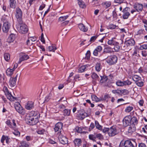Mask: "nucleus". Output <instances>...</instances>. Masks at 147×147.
<instances>
[{
    "label": "nucleus",
    "mask_w": 147,
    "mask_h": 147,
    "mask_svg": "<svg viewBox=\"0 0 147 147\" xmlns=\"http://www.w3.org/2000/svg\"><path fill=\"white\" fill-rule=\"evenodd\" d=\"M16 11L15 16L18 23L19 24H21L23 22L22 11L20 8L18 7L16 8Z\"/></svg>",
    "instance_id": "f257e3e1"
},
{
    "label": "nucleus",
    "mask_w": 147,
    "mask_h": 147,
    "mask_svg": "<svg viewBox=\"0 0 147 147\" xmlns=\"http://www.w3.org/2000/svg\"><path fill=\"white\" fill-rule=\"evenodd\" d=\"M17 28L19 32L22 34H25L28 31L27 26L23 22L21 24H19L17 26Z\"/></svg>",
    "instance_id": "f03ea898"
},
{
    "label": "nucleus",
    "mask_w": 147,
    "mask_h": 147,
    "mask_svg": "<svg viewBox=\"0 0 147 147\" xmlns=\"http://www.w3.org/2000/svg\"><path fill=\"white\" fill-rule=\"evenodd\" d=\"M3 90L5 93L7 99L11 101H13L15 100H16V98L14 97L9 92L6 86H4L3 88Z\"/></svg>",
    "instance_id": "7ed1b4c3"
},
{
    "label": "nucleus",
    "mask_w": 147,
    "mask_h": 147,
    "mask_svg": "<svg viewBox=\"0 0 147 147\" xmlns=\"http://www.w3.org/2000/svg\"><path fill=\"white\" fill-rule=\"evenodd\" d=\"M118 60L117 57L115 55H113L108 57L107 62L109 65H112L116 64Z\"/></svg>",
    "instance_id": "20e7f679"
},
{
    "label": "nucleus",
    "mask_w": 147,
    "mask_h": 147,
    "mask_svg": "<svg viewBox=\"0 0 147 147\" xmlns=\"http://www.w3.org/2000/svg\"><path fill=\"white\" fill-rule=\"evenodd\" d=\"M130 9L129 7H126L123 9L122 12V18L123 19H127L130 16Z\"/></svg>",
    "instance_id": "39448f33"
},
{
    "label": "nucleus",
    "mask_w": 147,
    "mask_h": 147,
    "mask_svg": "<svg viewBox=\"0 0 147 147\" xmlns=\"http://www.w3.org/2000/svg\"><path fill=\"white\" fill-rule=\"evenodd\" d=\"M123 125L124 127L129 125L131 123V117L130 115L126 116L123 119Z\"/></svg>",
    "instance_id": "423d86ee"
},
{
    "label": "nucleus",
    "mask_w": 147,
    "mask_h": 147,
    "mask_svg": "<svg viewBox=\"0 0 147 147\" xmlns=\"http://www.w3.org/2000/svg\"><path fill=\"white\" fill-rule=\"evenodd\" d=\"M63 125V123L60 122L57 123L55 125L54 129L55 132L58 131V135L61 134Z\"/></svg>",
    "instance_id": "0eeeda50"
},
{
    "label": "nucleus",
    "mask_w": 147,
    "mask_h": 147,
    "mask_svg": "<svg viewBox=\"0 0 147 147\" xmlns=\"http://www.w3.org/2000/svg\"><path fill=\"white\" fill-rule=\"evenodd\" d=\"M118 134V132L115 127H111L108 131V134L110 136H113Z\"/></svg>",
    "instance_id": "6e6552de"
},
{
    "label": "nucleus",
    "mask_w": 147,
    "mask_h": 147,
    "mask_svg": "<svg viewBox=\"0 0 147 147\" xmlns=\"http://www.w3.org/2000/svg\"><path fill=\"white\" fill-rule=\"evenodd\" d=\"M18 75H19V74H18L15 77H11L10 78L9 80V84L11 87H13L16 85V82L17 81L16 78L17 77Z\"/></svg>",
    "instance_id": "1a4fd4ad"
},
{
    "label": "nucleus",
    "mask_w": 147,
    "mask_h": 147,
    "mask_svg": "<svg viewBox=\"0 0 147 147\" xmlns=\"http://www.w3.org/2000/svg\"><path fill=\"white\" fill-rule=\"evenodd\" d=\"M25 121L28 124L30 125H35L37 123V121L35 120L34 119L33 117L27 118L26 119Z\"/></svg>",
    "instance_id": "9d476101"
},
{
    "label": "nucleus",
    "mask_w": 147,
    "mask_h": 147,
    "mask_svg": "<svg viewBox=\"0 0 147 147\" xmlns=\"http://www.w3.org/2000/svg\"><path fill=\"white\" fill-rule=\"evenodd\" d=\"M11 26L10 24L8 22L4 23L2 27V30L4 32H7L9 30Z\"/></svg>",
    "instance_id": "9b49d317"
},
{
    "label": "nucleus",
    "mask_w": 147,
    "mask_h": 147,
    "mask_svg": "<svg viewBox=\"0 0 147 147\" xmlns=\"http://www.w3.org/2000/svg\"><path fill=\"white\" fill-rule=\"evenodd\" d=\"M78 113H79L78 116L80 119H83L88 116L87 113L85 112L84 110L83 109L80 110L78 111Z\"/></svg>",
    "instance_id": "f8f14e48"
},
{
    "label": "nucleus",
    "mask_w": 147,
    "mask_h": 147,
    "mask_svg": "<svg viewBox=\"0 0 147 147\" xmlns=\"http://www.w3.org/2000/svg\"><path fill=\"white\" fill-rule=\"evenodd\" d=\"M59 135L58 138L61 143L63 144H65L68 143V139L66 137L60 134Z\"/></svg>",
    "instance_id": "ddd939ff"
},
{
    "label": "nucleus",
    "mask_w": 147,
    "mask_h": 147,
    "mask_svg": "<svg viewBox=\"0 0 147 147\" xmlns=\"http://www.w3.org/2000/svg\"><path fill=\"white\" fill-rule=\"evenodd\" d=\"M14 107L16 111L19 113H22L23 109L22 106L19 102H16L14 105Z\"/></svg>",
    "instance_id": "4468645a"
},
{
    "label": "nucleus",
    "mask_w": 147,
    "mask_h": 147,
    "mask_svg": "<svg viewBox=\"0 0 147 147\" xmlns=\"http://www.w3.org/2000/svg\"><path fill=\"white\" fill-rule=\"evenodd\" d=\"M143 5L142 4L138 3L135 4L134 5V7L138 12L142 11L143 9Z\"/></svg>",
    "instance_id": "2eb2a0df"
},
{
    "label": "nucleus",
    "mask_w": 147,
    "mask_h": 147,
    "mask_svg": "<svg viewBox=\"0 0 147 147\" xmlns=\"http://www.w3.org/2000/svg\"><path fill=\"white\" fill-rule=\"evenodd\" d=\"M126 45L129 47V48H131L132 47L134 46L135 44L134 40L132 38L130 39L129 40L125 41Z\"/></svg>",
    "instance_id": "dca6fc26"
},
{
    "label": "nucleus",
    "mask_w": 147,
    "mask_h": 147,
    "mask_svg": "<svg viewBox=\"0 0 147 147\" xmlns=\"http://www.w3.org/2000/svg\"><path fill=\"white\" fill-rule=\"evenodd\" d=\"M34 107V102L31 101H28L25 105V108L28 110H30Z\"/></svg>",
    "instance_id": "f3484780"
},
{
    "label": "nucleus",
    "mask_w": 147,
    "mask_h": 147,
    "mask_svg": "<svg viewBox=\"0 0 147 147\" xmlns=\"http://www.w3.org/2000/svg\"><path fill=\"white\" fill-rule=\"evenodd\" d=\"M102 50V48L101 46H97L94 51L93 53L94 55L95 56H98V53H100Z\"/></svg>",
    "instance_id": "a211bd4d"
},
{
    "label": "nucleus",
    "mask_w": 147,
    "mask_h": 147,
    "mask_svg": "<svg viewBox=\"0 0 147 147\" xmlns=\"http://www.w3.org/2000/svg\"><path fill=\"white\" fill-rule=\"evenodd\" d=\"M123 145L125 147H134V144L129 140H126L123 144Z\"/></svg>",
    "instance_id": "6ab92c4d"
},
{
    "label": "nucleus",
    "mask_w": 147,
    "mask_h": 147,
    "mask_svg": "<svg viewBox=\"0 0 147 147\" xmlns=\"http://www.w3.org/2000/svg\"><path fill=\"white\" fill-rule=\"evenodd\" d=\"M75 146L79 147L81 145L82 142V140L80 138H75L73 141Z\"/></svg>",
    "instance_id": "aec40b11"
},
{
    "label": "nucleus",
    "mask_w": 147,
    "mask_h": 147,
    "mask_svg": "<svg viewBox=\"0 0 147 147\" xmlns=\"http://www.w3.org/2000/svg\"><path fill=\"white\" fill-rule=\"evenodd\" d=\"M121 48L123 50L126 51H129L131 49V48H129L128 45H126L125 42L121 46Z\"/></svg>",
    "instance_id": "412c9836"
},
{
    "label": "nucleus",
    "mask_w": 147,
    "mask_h": 147,
    "mask_svg": "<svg viewBox=\"0 0 147 147\" xmlns=\"http://www.w3.org/2000/svg\"><path fill=\"white\" fill-rule=\"evenodd\" d=\"M78 27L80 30L84 32H86L88 30V28L87 27L84 25L82 24H79L78 26Z\"/></svg>",
    "instance_id": "4be33fe9"
},
{
    "label": "nucleus",
    "mask_w": 147,
    "mask_h": 147,
    "mask_svg": "<svg viewBox=\"0 0 147 147\" xmlns=\"http://www.w3.org/2000/svg\"><path fill=\"white\" fill-rule=\"evenodd\" d=\"M29 56L26 55H24L22 56V57L19 59L18 62V63H20L22 61L26 60L29 59Z\"/></svg>",
    "instance_id": "5701e85b"
},
{
    "label": "nucleus",
    "mask_w": 147,
    "mask_h": 147,
    "mask_svg": "<svg viewBox=\"0 0 147 147\" xmlns=\"http://www.w3.org/2000/svg\"><path fill=\"white\" fill-rule=\"evenodd\" d=\"M10 7L12 9H15L16 6V3L15 0H9Z\"/></svg>",
    "instance_id": "b1692460"
},
{
    "label": "nucleus",
    "mask_w": 147,
    "mask_h": 147,
    "mask_svg": "<svg viewBox=\"0 0 147 147\" xmlns=\"http://www.w3.org/2000/svg\"><path fill=\"white\" fill-rule=\"evenodd\" d=\"M130 126L128 129V132L131 133L134 131L136 130V127L134 124H131L130 125Z\"/></svg>",
    "instance_id": "393cba45"
},
{
    "label": "nucleus",
    "mask_w": 147,
    "mask_h": 147,
    "mask_svg": "<svg viewBox=\"0 0 147 147\" xmlns=\"http://www.w3.org/2000/svg\"><path fill=\"white\" fill-rule=\"evenodd\" d=\"M14 71V69H12L8 68L6 70V72L7 76H11L13 73Z\"/></svg>",
    "instance_id": "a878e982"
},
{
    "label": "nucleus",
    "mask_w": 147,
    "mask_h": 147,
    "mask_svg": "<svg viewBox=\"0 0 147 147\" xmlns=\"http://www.w3.org/2000/svg\"><path fill=\"white\" fill-rule=\"evenodd\" d=\"M100 77L101 78L100 81V82L101 84L105 83L108 79L107 77L105 76H100Z\"/></svg>",
    "instance_id": "bb28decb"
},
{
    "label": "nucleus",
    "mask_w": 147,
    "mask_h": 147,
    "mask_svg": "<svg viewBox=\"0 0 147 147\" xmlns=\"http://www.w3.org/2000/svg\"><path fill=\"white\" fill-rule=\"evenodd\" d=\"M95 140L97 138L99 140H102L103 139V136L100 134L94 133Z\"/></svg>",
    "instance_id": "cd10ccee"
},
{
    "label": "nucleus",
    "mask_w": 147,
    "mask_h": 147,
    "mask_svg": "<svg viewBox=\"0 0 147 147\" xmlns=\"http://www.w3.org/2000/svg\"><path fill=\"white\" fill-rule=\"evenodd\" d=\"M138 123V120L137 118L135 116H133L132 118L131 117V124H137Z\"/></svg>",
    "instance_id": "c85d7f7f"
},
{
    "label": "nucleus",
    "mask_w": 147,
    "mask_h": 147,
    "mask_svg": "<svg viewBox=\"0 0 147 147\" xmlns=\"http://www.w3.org/2000/svg\"><path fill=\"white\" fill-rule=\"evenodd\" d=\"M95 126L96 128L99 130H102V126L99 124L98 122L97 121H95Z\"/></svg>",
    "instance_id": "c756f323"
},
{
    "label": "nucleus",
    "mask_w": 147,
    "mask_h": 147,
    "mask_svg": "<svg viewBox=\"0 0 147 147\" xmlns=\"http://www.w3.org/2000/svg\"><path fill=\"white\" fill-rule=\"evenodd\" d=\"M70 110L65 109L63 110V115L64 116H68L70 113Z\"/></svg>",
    "instance_id": "7c9ffc66"
},
{
    "label": "nucleus",
    "mask_w": 147,
    "mask_h": 147,
    "mask_svg": "<svg viewBox=\"0 0 147 147\" xmlns=\"http://www.w3.org/2000/svg\"><path fill=\"white\" fill-rule=\"evenodd\" d=\"M113 38H112L111 40H109L108 42V44L111 45H116L118 43L116 42L115 41L113 40Z\"/></svg>",
    "instance_id": "2f4dec72"
},
{
    "label": "nucleus",
    "mask_w": 147,
    "mask_h": 147,
    "mask_svg": "<svg viewBox=\"0 0 147 147\" xmlns=\"http://www.w3.org/2000/svg\"><path fill=\"white\" fill-rule=\"evenodd\" d=\"M15 38V36L14 34H11L9 37L8 39L10 40L9 42H13Z\"/></svg>",
    "instance_id": "473e14b6"
},
{
    "label": "nucleus",
    "mask_w": 147,
    "mask_h": 147,
    "mask_svg": "<svg viewBox=\"0 0 147 147\" xmlns=\"http://www.w3.org/2000/svg\"><path fill=\"white\" fill-rule=\"evenodd\" d=\"M91 98L93 101L96 102L100 101L102 100L98 98L96 96L94 95H91Z\"/></svg>",
    "instance_id": "72a5a7b5"
},
{
    "label": "nucleus",
    "mask_w": 147,
    "mask_h": 147,
    "mask_svg": "<svg viewBox=\"0 0 147 147\" xmlns=\"http://www.w3.org/2000/svg\"><path fill=\"white\" fill-rule=\"evenodd\" d=\"M48 48L49 51H52L53 52H54L57 49V47L55 45H53L52 46H49L48 47Z\"/></svg>",
    "instance_id": "f704fd0d"
},
{
    "label": "nucleus",
    "mask_w": 147,
    "mask_h": 147,
    "mask_svg": "<svg viewBox=\"0 0 147 147\" xmlns=\"http://www.w3.org/2000/svg\"><path fill=\"white\" fill-rule=\"evenodd\" d=\"M78 3L80 7L82 8L85 7L86 6L84 2L83 1L78 0Z\"/></svg>",
    "instance_id": "c9c22d12"
},
{
    "label": "nucleus",
    "mask_w": 147,
    "mask_h": 147,
    "mask_svg": "<svg viewBox=\"0 0 147 147\" xmlns=\"http://www.w3.org/2000/svg\"><path fill=\"white\" fill-rule=\"evenodd\" d=\"M102 4L104 5V6H105V7L106 8L109 7L111 5V2L109 1L104 2Z\"/></svg>",
    "instance_id": "e433bc0d"
},
{
    "label": "nucleus",
    "mask_w": 147,
    "mask_h": 147,
    "mask_svg": "<svg viewBox=\"0 0 147 147\" xmlns=\"http://www.w3.org/2000/svg\"><path fill=\"white\" fill-rule=\"evenodd\" d=\"M133 80L136 82L141 79V78L137 75H134L132 77Z\"/></svg>",
    "instance_id": "4c0bfd02"
},
{
    "label": "nucleus",
    "mask_w": 147,
    "mask_h": 147,
    "mask_svg": "<svg viewBox=\"0 0 147 147\" xmlns=\"http://www.w3.org/2000/svg\"><path fill=\"white\" fill-rule=\"evenodd\" d=\"M4 57L5 59L8 61L10 59V55L9 53H5L4 55Z\"/></svg>",
    "instance_id": "58836bf2"
},
{
    "label": "nucleus",
    "mask_w": 147,
    "mask_h": 147,
    "mask_svg": "<svg viewBox=\"0 0 147 147\" xmlns=\"http://www.w3.org/2000/svg\"><path fill=\"white\" fill-rule=\"evenodd\" d=\"M86 67L87 66L85 65L82 66L79 68L78 69L79 72L81 73L84 72L85 71Z\"/></svg>",
    "instance_id": "ea45409f"
},
{
    "label": "nucleus",
    "mask_w": 147,
    "mask_h": 147,
    "mask_svg": "<svg viewBox=\"0 0 147 147\" xmlns=\"http://www.w3.org/2000/svg\"><path fill=\"white\" fill-rule=\"evenodd\" d=\"M69 17L68 15L60 17L59 19V21L62 22L66 20Z\"/></svg>",
    "instance_id": "a19ab883"
},
{
    "label": "nucleus",
    "mask_w": 147,
    "mask_h": 147,
    "mask_svg": "<svg viewBox=\"0 0 147 147\" xmlns=\"http://www.w3.org/2000/svg\"><path fill=\"white\" fill-rule=\"evenodd\" d=\"M133 109V107L131 106H128L127 107L125 110V112L126 113H129Z\"/></svg>",
    "instance_id": "79ce46f5"
},
{
    "label": "nucleus",
    "mask_w": 147,
    "mask_h": 147,
    "mask_svg": "<svg viewBox=\"0 0 147 147\" xmlns=\"http://www.w3.org/2000/svg\"><path fill=\"white\" fill-rule=\"evenodd\" d=\"M116 84L119 86H124V82L118 80L116 82Z\"/></svg>",
    "instance_id": "37998d69"
},
{
    "label": "nucleus",
    "mask_w": 147,
    "mask_h": 147,
    "mask_svg": "<svg viewBox=\"0 0 147 147\" xmlns=\"http://www.w3.org/2000/svg\"><path fill=\"white\" fill-rule=\"evenodd\" d=\"M112 92L113 94L117 93L119 95H121V90H113Z\"/></svg>",
    "instance_id": "c03bdc74"
},
{
    "label": "nucleus",
    "mask_w": 147,
    "mask_h": 147,
    "mask_svg": "<svg viewBox=\"0 0 147 147\" xmlns=\"http://www.w3.org/2000/svg\"><path fill=\"white\" fill-rule=\"evenodd\" d=\"M100 63H98L96 64L95 66V69L96 71H99L100 70L101 68L100 67Z\"/></svg>",
    "instance_id": "a18cd8bd"
},
{
    "label": "nucleus",
    "mask_w": 147,
    "mask_h": 147,
    "mask_svg": "<svg viewBox=\"0 0 147 147\" xmlns=\"http://www.w3.org/2000/svg\"><path fill=\"white\" fill-rule=\"evenodd\" d=\"M89 138L90 140L93 141V142H96L94 134H90L89 135Z\"/></svg>",
    "instance_id": "49530a36"
},
{
    "label": "nucleus",
    "mask_w": 147,
    "mask_h": 147,
    "mask_svg": "<svg viewBox=\"0 0 147 147\" xmlns=\"http://www.w3.org/2000/svg\"><path fill=\"white\" fill-rule=\"evenodd\" d=\"M121 95H125L128 94L129 93V91L126 89L121 90Z\"/></svg>",
    "instance_id": "de8ad7c7"
},
{
    "label": "nucleus",
    "mask_w": 147,
    "mask_h": 147,
    "mask_svg": "<svg viewBox=\"0 0 147 147\" xmlns=\"http://www.w3.org/2000/svg\"><path fill=\"white\" fill-rule=\"evenodd\" d=\"M90 51H87L85 59H89L90 58Z\"/></svg>",
    "instance_id": "09e8293b"
},
{
    "label": "nucleus",
    "mask_w": 147,
    "mask_h": 147,
    "mask_svg": "<svg viewBox=\"0 0 147 147\" xmlns=\"http://www.w3.org/2000/svg\"><path fill=\"white\" fill-rule=\"evenodd\" d=\"M118 43L117 44H116L115 45H114V49L116 51H118L120 49V47L118 45Z\"/></svg>",
    "instance_id": "8fccbe9b"
},
{
    "label": "nucleus",
    "mask_w": 147,
    "mask_h": 147,
    "mask_svg": "<svg viewBox=\"0 0 147 147\" xmlns=\"http://www.w3.org/2000/svg\"><path fill=\"white\" fill-rule=\"evenodd\" d=\"M20 146H22V147H28L29 145L27 144L26 142L23 141L21 143V145Z\"/></svg>",
    "instance_id": "3c124183"
},
{
    "label": "nucleus",
    "mask_w": 147,
    "mask_h": 147,
    "mask_svg": "<svg viewBox=\"0 0 147 147\" xmlns=\"http://www.w3.org/2000/svg\"><path fill=\"white\" fill-rule=\"evenodd\" d=\"M92 78L94 79H98L99 78L98 75L95 73H93L92 75Z\"/></svg>",
    "instance_id": "603ef678"
},
{
    "label": "nucleus",
    "mask_w": 147,
    "mask_h": 147,
    "mask_svg": "<svg viewBox=\"0 0 147 147\" xmlns=\"http://www.w3.org/2000/svg\"><path fill=\"white\" fill-rule=\"evenodd\" d=\"M75 130L77 132L79 133H81L82 131V129L78 126H76V127Z\"/></svg>",
    "instance_id": "864d4df0"
},
{
    "label": "nucleus",
    "mask_w": 147,
    "mask_h": 147,
    "mask_svg": "<svg viewBox=\"0 0 147 147\" xmlns=\"http://www.w3.org/2000/svg\"><path fill=\"white\" fill-rule=\"evenodd\" d=\"M51 94L50 93L49 95L47 96L46 97L45 100V102H47L51 98Z\"/></svg>",
    "instance_id": "5fc2aeb1"
},
{
    "label": "nucleus",
    "mask_w": 147,
    "mask_h": 147,
    "mask_svg": "<svg viewBox=\"0 0 147 147\" xmlns=\"http://www.w3.org/2000/svg\"><path fill=\"white\" fill-rule=\"evenodd\" d=\"M7 125L10 128H13L12 124L10 122L9 120H7L6 122Z\"/></svg>",
    "instance_id": "6e6d98bb"
},
{
    "label": "nucleus",
    "mask_w": 147,
    "mask_h": 147,
    "mask_svg": "<svg viewBox=\"0 0 147 147\" xmlns=\"http://www.w3.org/2000/svg\"><path fill=\"white\" fill-rule=\"evenodd\" d=\"M140 49L141 50L143 49H147V44L143 45L140 46Z\"/></svg>",
    "instance_id": "4d7b16f0"
},
{
    "label": "nucleus",
    "mask_w": 147,
    "mask_h": 147,
    "mask_svg": "<svg viewBox=\"0 0 147 147\" xmlns=\"http://www.w3.org/2000/svg\"><path fill=\"white\" fill-rule=\"evenodd\" d=\"M136 83L137 86L140 87H142L143 85V82L142 81H138L136 82Z\"/></svg>",
    "instance_id": "13d9d810"
},
{
    "label": "nucleus",
    "mask_w": 147,
    "mask_h": 147,
    "mask_svg": "<svg viewBox=\"0 0 147 147\" xmlns=\"http://www.w3.org/2000/svg\"><path fill=\"white\" fill-rule=\"evenodd\" d=\"M13 133L16 136H20V133L18 130H15L13 132Z\"/></svg>",
    "instance_id": "bf43d9fd"
},
{
    "label": "nucleus",
    "mask_w": 147,
    "mask_h": 147,
    "mask_svg": "<svg viewBox=\"0 0 147 147\" xmlns=\"http://www.w3.org/2000/svg\"><path fill=\"white\" fill-rule=\"evenodd\" d=\"M123 82H124V86L126 85H130L131 83V82L128 80L124 81H123Z\"/></svg>",
    "instance_id": "052dcab7"
},
{
    "label": "nucleus",
    "mask_w": 147,
    "mask_h": 147,
    "mask_svg": "<svg viewBox=\"0 0 147 147\" xmlns=\"http://www.w3.org/2000/svg\"><path fill=\"white\" fill-rule=\"evenodd\" d=\"M40 40L43 43H45V40L44 38V35L42 33L41 35Z\"/></svg>",
    "instance_id": "680f3d73"
},
{
    "label": "nucleus",
    "mask_w": 147,
    "mask_h": 147,
    "mask_svg": "<svg viewBox=\"0 0 147 147\" xmlns=\"http://www.w3.org/2000/svg\"><path fill=\"white\" fill-rule=\"evenodd\" d=\"M97 37L98 36H92L91 38L90 41V42H94V40L96 39Z\"/></svg>",
    "instance_id": "e2e57ef3"
},
{
    "label": "nucleus",
    "mask_w": 147,
    "mask_h": 147,
    "mask_svg": "<svg viewBox=\"0 0 147 147\" xmlns=\"http://www.w3.org/2000/svg\"><path fill=\"white\" fill-rule=\"evenodd\" d=\"M133 56H136L137 57H138L140 56L137 53V51L136 50L134 51L133 53L132 54Z\"/></svg>",
    "instance_id": "0e129e2a"
},
{
    "label": "nucleus",
    "mask_w": 147,
    "mask_h": 147,
    "mask_svg": "<svg viewBox=\"0 0 147 147\" xmlns=\"http://www.w3.org/2000/svg\"><path fill=\"white\" fill-rule=\"evenodd\" d=\"M95 125L94 123H91L89 128V131H90L93 129Z\"/></svg>",
    "instance_id": "69168bd1"
},
{
    "label": "nucleus",
    "mask_w": 147,
    "mask_h": 147,
    "mask_svg": "<svg viewBox=\"0 0 147 147\" xmlns=\"http://www.w3.org/2000/svg\"><path fill=\"white\" fill-rule=\"evenodd\" d=\"M44 132V130L43 129L39 130L37 131V132L38 134H42Z\"/></svg>",
    "instance_id": "338daca9"
},
{
    "label": "nucleus",
    "mask_w": 147,
    "mask_h": 147,
    "mask_svg": "<svg viewBox=\"0 0 147 147\" xmlns=\"http://www.w3.org/2000/svg\"><path fill=\"white\" fill-rule=\"evenodd\" d=\"M31 40L32 42L35 41L37 39V38L35 37H30L29 38Z\"/></svg>",
    "instance_id": "774afa93"
}]
</instances>
